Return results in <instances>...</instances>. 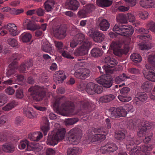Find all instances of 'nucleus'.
Masks as SVG:
<instances>
[{
	"mask_svg": "<svg viewBox=\"0 0 155 155\" xmlns=\"http://www.w3.org/2000/svg\"><path fill=\"white\" fill-rule=\"evenodd\" d=\"M4 27L5 29L8 30L11 35L16 36L18 34L17 31V27L14 24L9 23L5 25Z\"/></svg>",
	"mask_w": 155,
	"mask_h": 155,
	"instance_id": "b1692460",
	"label": "nucleus"
},
{
	"mask_svg": "<svg viewBox=\"0 0 155 155\" xmlns=\"http://www.w3.org/2000/svg\"><path fill=\"white\" fill-rule=\"evenodd\" d=\"M122 109V107H119L117 108L115 107L110 108L109 110L110 117L113 119H115L121 117H123L122 112H121Z\"/></svg>",
	"mask_w": 155,
	"mask_h": 155,
	"instance_id": "4be33fe9",
	"label": "nucleus"
},
{
	"mask_svg": "<svg viewBox=\"0 0 155 155\" xmlns=\"http://www.w3.org/2000/svg\"><path fill=\"white\" fill-rule=\"evenodd\" d=\"M146 70L143 71L144 77L152 82H155V71L149 64L145 66Z\"/></svg>",
	"mask_w": 155,
	"mask_h": 155,
	"instance_id": "2eb2a0df",
	"label": "nucleus"
},
{
	"mask_svg": "<svg viewBox=\"0 0 155 155\" xmlns=\"http://www.w3.org/2000/svg\"><path fill=\"white\" fill-rule=\"evenodd\" d=\"M28 137L31 140L38 142L39 140V132H36L33 133H30L28 134Z\"/></svg>",
	"mask_w": 155,
	"mask_h": 155,
	"instance_id": "6e6d98bb",
	"label": "nucleus"
},
{
	"mask_svg": "<svg viewBox=\"0 0 155 155\" xmlns=\"http://www.w3.org/2000/svg\"><path fill=\"white\" fill-rule=\"evenodd\" d=\"M96 80L97 83L106 88H110L112 85V79L109 76L103 75L97 78Z\"/></svg>",
	"mask_w": 155,
	"mask_h": 155,
	"instance_id": "ddd939ff",
	"label": "nucleus"
},
{
	"mask_svg": "<svg viewBox=\"0 0 155 155\" xmlns=\"http://www.w3.org/2000/svg\"><path fill=\"white\" fill-rule=\"evenodd\" d=\"M55 78L54 81L56 84L62 83L69 76L66 71L60 70L55 72L54 74Z\"/></svg>",
	"mask_w": 155,
	"mask_h": 155,
	"instance_id": "f3484780",
	"label": "nucleus"
},
{
	"mask_svg": "<svg viewBox=\"0 0 155 155\" xmlns=\"http://www.w3.org/2000/svg\"><path fill=\"white\" fill-rule=\"evenodd\" d=\"M66 31L65 28H60L54 31V33L57 38L59 39H62L66 36Z\"/></svg>",
	"mask_w": 155,
	"mask_h": 155,
	"instance_id": "7c9ffc66",
	"label": "nucleus"
},
{
	"mask_svg": "<svg viewBox=\"0 0 155 155\" xmlns=\"http://www.w3.org/2000/svg\"><path fill=\"white\" fill-rule=\"evenodd\" d=\"M139 32L141 34L138 35L137 37L138 38L142 40H146L147 41L149 40L150 38V35L148 34L149 32L148 29H145L143 28H141L139 29Z\"/></svg>",
	"mask_w": 155,
	"mask_h": 155,
	"instance_id": "393cba45",
	"label": "nucleus"
},
{
	"mask_svg": "<svg viewBox=\"0 0 155 155\" xmlns=\"http://www.w3.org/2000/svg\"><path fill=\"white\" fill-rule=\"evenodd\" d=\"M117 146L114 143L108 142L104 146L101 147L100 152L102 153H113L117 150Z\"/></svg>",
	"mask_w": 155,
	"mask_h": 155,
	"instance_id": "6ab92c4d",
	"label": "nucleus"
},
{
	"mask_svg": "<svg viewBox=\"0 0 155 155\" xmlns=\"http://www.w3.org/2000/svg\"><path fill=\"white\" fill-rule=\"evenodd\" d=\"M93 105H94V104H92L91 103L87 101H85L81 103V107L84 110H88L87 111L89 112L91 110V107Z\"/></svg>",
	"mask_w": 155,
	"mask_h": 155,
	"instance_id": "5fc2aeb1",
	"label": "nucleus"
},
{
	"mask_svg": "<svg viewBox=\"0 0 155 155\" xmlns=\"http://www.w3.org/2000/svg\"><path fill=\"white\" fill-rule=\"evenodd\" d=\"M97 4L100 7H108L112 4V2L109 0H97Z\"/></svg>",
	"mask_w": 155,
	"mask_h": 155,
	"instance_id": "37998d69",
	"label": "nucleus"
},
{
	"mask_svg": "<svg viewBox=\"0 0 155 155\" xmlns=\"http://www.w3.org/2000/svg\"><path fill=\"white\" fill-rule=\"evenodd\" d=\"M32 65V61L31 59L26 61L25 63H22L20 66L19 70L20 72H24Z\"/></svg>",
	"mask_w": 155,
	"mask_h": 155,
	"instance_id": "c85d7f7f",
	"label": "nucleus"
},
{
	"mask_svg": "<svg viewBox=\"0 0 155 155\" xmlns=\"http://www.w3.org/2000/svg\"><path fill=\"white\" fill-rule=\"evenodd\" d=\"M131 38H128L124 41V44L126 46L124 50L120 48V45L114 41L110 44V48L113 50L114 54L118 56H121L123 54H127L129 50V45L131 44Z\"/></svg>",
	"mask_w": 155,
	"mask_h": 155,
	"instance_id": "20e7f679",
	"label": "nucleus"
},
{
	"mask_svg": "<svg viewBox=\"0 0 155 155\" xmlns=\"http://www.w3.org/2000/svg\"><path fill=\"white\" fill-rule=\"evenodd\" d=\"M131 76H128L125 73H123L120 74L118 76L116 77L115 79V81L117 84H119L122 81H124L127 78H131Z\"/></svg>",
	"mask_w": 155,
	"mask_h": 155,
	"instance_id": "4c0bfd02",
	"label": "nucleus"
},
{
	"mask_svg": "<svg viewBox=\"0 0 155 155\" xmlns=\"http://www.w3.org/2000/svg\"><path fill=\"white\" fill-rule=\"evenodd\" d=\"M41 49L43 51L48 53L51 55H53L54 54V48L48 42L43 43Z\"/></svg>",
	"mask_w": 155,
	"mask_h": 155,
	"instance_id": "bb28decb",
	"label": "nucleus"
},
{
	"mask_svg": "<svg viewBox=\"0 0 155 155\" xmlns=\"http://www.w3.org/2000/svg\"><path fill=\"white\" fill-rule=\"evenodd\" d=\"M95 8L94 5L88 4L85 5L84 9L88 13H90L94 11Z\"/></svg>",
	"mask_w": 155,
	"mask_h": 155,
	"instance_id": "13d9d810",
	"label": "nucleus"
},
{
	"mask_svg": "<svg viewBox=\"0 0 155 155\" xmlns=\"http://www.w3.org/2000/svg\"><path fill=\"white\" fill-rule=\"evenodd\" d=\"M140 4L144 8H150L153 6L154 3L153 0H140Z\"/></svg>",
	"mask_w": 155,
	"mask_h": 155,
	"instance_id": "2f4dec72",
	"label": "nucleus"
},
{
	"mask_svg": "<svg viewBox=\"0 0 155 155\" xmlns=\"http://www.w3.org/2000/svg\"><path fill=\"white\" fill-rule=\"evenodd\" d=\"M32 38V35L28 32L22 33L19 37L20 40L24 42H29Z\"/></svg>",
	"mask_w": 155,
	"mask_h": 155,
	"instance_id": "c9c22d12",
	"label": "nucleus"
},
{
	"mask_svg": "<svg viewBox=\"0 0 155 155\" xmlns=\"http://www.w3.org/2000/svg\"><path fill=\"white\" fill-rule=\"evenodd\" d=\"M67 5L68 9L74 11L77 10L80 5L79 2L76 0H70L67 3Z\"/></svg>",
	"mask_w": 155,
	"mask_h": 155,
	"instance_id": "cd10ccee",
	"label": "nucleus"
},
{
	"mask_svg": "<svg viewBox=\"0 0 155 155\" xmlns=\"http://www.w3.org/2000/svg\"><path fill=\"white\" fill-rule=\"evenodd\" d=\"M110 23L105 19H103L100 21L99 27L100 29L104 31H106L110 27Z\"/></svg>",
	"mask_w": 155,
	"mask_h": 155,
	"instance_id": "f704fd0d",
	"label": "nucleus"
},
{
	"mask_svg": "<svg viewBox=\"0 0 155 155\" xmlns=\"http://www.w3.org/2000/svg\"><path fill=\"white\" fill-rule=\"evenodd\" d=\"M104 62L106 64L103 66V71L105 69L106 71H109V68H113L117 64V61L114 58H111L109 56L105 57L104 59Z\"/></svg>",
	"mask_w": 155,
	"mask_h": 155,
	"instance_id": "412c9836",
	"label": "nucleus"
},
{
	"mask_svg": "<svg viewBox=\"0 0 155 155\" xmlns=\"http://www.w3.org/2000/svg\"><path fill=\"white\" fill-rule=\"evenodd\" d=\"M147 97V95L144 92H139L135 95V100L138 102L137 100L142 101H145Z\"/></svg>",
	"mask_w": 155,
	"mask_h": 155,
	"instance_id": "58836bf2",
	"label": "nucleus"
},
{
	"mask_svg": "<svg viewBox=\"0 0 155 155\" xmlns=\"http://www.w3.org/2000/svg\"><path fill=\"white\" fill-rule=\"evenodd\" d=\"M153 134L151 133L150 134H147L145 136V138L143 140V142L144 143H149L152 138Z\"/></svg>",
	"mask_w": 155,
	"mask_h": 155,
	"instance_id": "0e129e2a",
	"label": "nucleus"
},
{
	"mask_svg": "<svg viewBox=\"0 0 155 155\" xmlns=\"http://www.w3.org/2000/svg\"><path fill=\"white\" fill-rule=\"evenodd\" d=\"M94 83L92 82L88 83L86 85V92L90 94H93L95 93L94 89Z\"/></svg>",
	"mask_w": 155,
	"mask_h": 155,
	"instance_id": "09e8293b",
	"label": "nucleus"
},
{
	"mask_svg": "<svg viewBox=\"0 0 155 155\" xmlns=\"http://www.w3.org/2000/svg\"><path fill=\"white\" fill-rule=\"evenodd\" d=\"M53 106L57 111L63 115L70 116L76 114L74 103L67 101L64 96L57 99Z\"/></svg>",
	"mask_w": 155,
	"mask_h": 155,
	"instance_id": "f03ea898",
	"label": "nucleus"
},
{
	"mask_svg": "<svg viewBox=\"0 0 155 155\" xmlns=\"http://www.w3.org/2000/svg\"><path fill=\"white\" fill-rule=\"evenodd\" d=\"M2 150L7 153H12L14 150L15 146L11 143H5L2 145Z\"/></svg>",
	"mask_w": 155,
	"mask_h": 155,
	"instance_id": "473e14b6",
	"label": "nucleus"
},
{
	"mask_svg": "<svg viewBox=\"0 0 155 155\" xmlns=\"http://www.w3.org/2000/svg\"><path fill=\"white\" fill-rule=\"evenodd\" d=\"M114 97V95L110 94L101 97L100 98V101L102 102L107 103L112 101Z\"/></svg>",
	"mask_w": 155,
	"mask_h": 155,
	"instance_id": "49530a36",
	"label": "nucleus"
},
{
	"mask_svg": "<svg viewBox=\"0 0 155 155\" xmlns=\"http://www.w3.org/2000/svg\"><path fill=\"white\" fill-rule=\"evenodd\" d=\"M88 35L96 42H102L104 38V35L102 32L97 30L91 31L89 32Z\"/></svg>",
	"mask_w": 155,
	"mask_h": 155,
	"instance_id": "dca6fc26",
	"label": "nucleus"
},
{
	"mask_svg": "<svg viewBox=\"0 0 155 155\" xmlns=\"http://www.w3.org/2000/svg\"><path fill=\"white\" fill-rule=\"evenodd\" d=\"M127 21L129 22L134 23L133 25H135L136 26L139 25L140 22L135 21V17L134 15L132 13H128L126 14Z\"/></svg>",
	"mask_w": 155,
	"mask_h": 155,
	"instance_id": "ea45409f",
	"label": "nucleus"
},
{
	"mask_svg": "<svg viewBox=\"0 0 155 155\" xmlns=\"http://www.w3.org/2000/svg\"><path fill=\"white\" fill-rule=\"evenodd\" d=\"M84 63L82 61L79 62L75 64L74 75L76 78L85 79L89 76L90 71L88 69L84 68Z\"/></svg>",
	"mask_w": 155,
	"mask_h": 155,
	"instance_id": "39448f33",
	"label": "nucleus"
},
{
	"mask_svg": "<svg viewBox=\"0 0 155 155\" xmlns=\"http://www.w3.org/2000/svg\"><path fill=\"white\" fill-rule=\"evenodd\" d=\"M65 133L66 130L64 128L58 129L56 133L53 135L51 139L48 141V144L52 146L57 144L60 140L64 138Z\"/></svg>",
	"mask_w": 155,
	"mask_h": 155,
	"instance_id": "0eeeda50",
	"label": "nucleus"
},
{
	"mask_svg": "<svg viewBox=\"0 0 155 155\" xmlns=\"http://www.w3.org/2000/svg\"><path fill=\"white\" fill-rule=\"evenodd\" d=\"M101 131L102 130L100 128H93L91 130V133L87 135V138L86 143L98 141L101 142L104 140L106 138L105 135L108 134V131L107 130H102V132L104 134L98 133Z\"/></svg>",
	"mask_w": 155,
	"mask_h": 155,
	"instance_id": "7ed1b4c3",
	"label": "nucleus"
},
{
	"mask_svg": "<svg viewBox=\"0 0 155 155\" xmlns=\"http://www.w3.org/2000/svg\"><path fill=\"white\" fill-rule=\"evenodd\" d=\"M26 14L28 15H31L36 14L38 15L39 16V8L28 10Z\"/></svg>",
	"mask_w": 155,
	"mask_h": 155,
	"instance_id": "338daca9",
	"label": "nucleus"
},
{
	"mask_svg": "<svg viewBox=\"0 0 155 155\" xmlns=\"http://www.w3.org/2000/svg\"><path fill=\"white\" fill-rule=\"evenodd\" d=\"M81 131L77 128H74L70 130L68 133L67 136L68 140L74 144L78 143L81 138Z\"/></svg>",
	"mask_w": 155,
	"mask_h": 155,
	"instance_id": "6e6552de",
	"label": "nucleus"
},
{
	"mask_svg": "<svg viewBox=\"0 0 155 155\" xmlns=\"http://www.w3.org/2000/svg\"><path fill=\"white\" fill-rule=\"evenodd\" d=\"M122 110H121V112H122L123 116H125L127 113H132L134 111L135 109L133 106L129 104H127L124 106L123 107H122Z\"/></svg>",
	"mask_w": 155,
	"mask_h": 155,
	"instance_id": "c756f323",
	"label": "nucleus"
},
{
	"mask_svg": "<svg viewBox=\"0 0 155 155\" xmlns=\"http://www.w3.org/2000/svg\"><path fill=\"white\" fill-rule=\"evenodd\" d=\"M38 145L36 144L35 143L30 144L27 140H25L20 142L19 144L18 145V147L19 149L22 150L24 149L26 146V150L30 151L36 149L38 147Z\"/></svg>",
	"mask_w": 155,
	"mask_h": 155,
	"instance_id": "a211bd4d",
	"label": "nucleus"
},
{
	"mask_svg": "<svg viewBox=\"0 0 155 155\" xmlns=\"http://www.w3.org/2000/svg\"><path fill=\"white\" fill-rule=\"evenodd\" d=\"M23 26L27 30L34 31L38 28V26L29 19L24 20Z\"/></svg>",
	"mask_w": 155,
	"mask_h": 155,
	"instance_id": "5701e85b",
	"label": "nucleus"
},
{
	"mask_svg": "<svg viewBox=\"0 0 155 155\" xmlns=\"http://www.w3.org/2000/svg\"><path fill=\"white\" fill-rule=\"evenodd\" d=\"M7 41L8 44L12 47H16L18 45V41L15 38H9Z\"/></svg>",
	"mask_w": 155,
	"mask_h": 155,
	"instance_id": "052dcab7",
	"label": "nucleus"
},
{
	"mask_svg": "<svg viewBox=\"0 0 155 155\" xmlns=\"http://www.w3.org/2000/svg\"><path fill=\"white\" fill-rule=\"evenodd\" d=\"M17 105V103L15 101H13L3 107L2 109L5 111H8L14 108Z\"/></svg>",
	"mask_w": 155,
	"mask_h": 155,
	"instance_id": "de8ad7c7",
	"label": "nucleus"
},
{
	"mask_svg": "<svg viewBox=\"0 0 155 155\" xmlns=\"http://www.w3.org/2000/svg\"><path fill=\"white\" fill-rule=\"evenodd\" d=\"M94 85L95 93H96L97 94L101 93L103 91V89L102 87L98 84L94 83Z\"/></svg>",
	"mask_w": 155,
	"mask_h": 155,
	"instance_id": "680f3d73",
	"label": "nucleus"
},
{
	"mask_svg": "<svg viewBox=\"0 0 155 155\" xmlns=\"http://www.w3.org/2000/svg\"><path fill=\"white\" fill-rule=\"evenodd\" d=\"M44 118L45 120V124L41 127V129L43 132L44 135L45 136L47 135L48 132L50 129L49 123L48 120L45 117Z\"/></svg>",
	"mask_w": 155,
	"mask_h": 155,
	"instance_id": "a18cd8bd",
	"label": "nucleus"
},
{
	"mask_svg": "<svg viewBox=\"0 0 155 155\" xmlns=\"http://www.w3.org/2000/svg\"><path fill=\"white\" fill-rule=\"evenodd\" d=\"M88 13L84 9L79 11L78 12V16L81 18H83L86 17Z\"/></svg>",
	"mask_w": 155,
	"mask_h": 155,
	"instance_id": "e2e57ef3",
	"label": "nucleus"
},
{
	"mask_svg": "<svg viewBox=\"0 0 155 155\" xmlns=\"http://www.w3.org/2000/svg\"><path fill=\"white\" fill-rule=\"evenodd\" d=\"M127 131L125 130H117L115 132V137L118 140H123L125 137Z\"/></svg>",
	"mask_w": 155,
	"mask_h": 155,
	"instance_id": "72a5a7b5",
	"label": "nucleus"
},
{
	"mask_svg": "<svg viewBox=\"0 0 155 155\" xmlns=\"http://www.w3.org/2000/svg\"><path fill=\"white\" fill-rule=\"evenodd\" d=\"M153 87L152 83L149 81H146L144 82L142 86V88L146 92H149Z\"/></svg>",
	"mask_w": 155,
	"mask_h": 155,
	"instance_id": "a19ab883",
	"label": "nucleus"
},
{
	"mask_svg": "<svg viewBox=\"0 0 155 155\" xmlns=\"http://www.w3.org/2000/svg\"><path fill=\"white\" fill-rule=\"evenodd\" d=\"M74 39L78 43L79 45H81L82 42H84L85 40H87L85 39V36L84 34L82 33H78L76 34L74 36Z\"/></svg>",
	"mask_w": 155,
	"mask_h": 155,
	"instance_id": "79ce46f5",
	"label": "nucleus"
},
{
	"mask_svg": "<svg viewBox=\"0 0 155 155\" xmlns=\"http://www.w3.org/2000/svg\"><path fill=\"white\" fill-rule=\"evenodd\" d=\"M28 91L32 98V101L35 104L33 105V106L35 109L39 110V105L38 104L39 101V86L38 85L32 86L28 89Z\"/></svg>",
	"mask_w": 155,
	"mask_h": 155,
	"instance_id": "9d476101",
	"label": "nucleus"
},
{
	"mask_svg": "<svg viewBox=\"0 0 155 155\" xmlns=\"http://www.w3.org/2000/svg\"><path fill=\"white\" fill-rule=\"evenodd\" d=\"M81 152V150L78 147L68 148L67 151V155H78Z\"/></svg>",
	"mask_w": 155,
	"mask_h": 155,
	"instance_id": "e433bc0d",
	"label": "nucleus"
},
{
	"mask_svg": "<svg viewBox=\"0 0 155 155\" xmlns=\"http://www.w3.org/2000/svg\"><path fill=\"white\" fill-rule=\"evenodd\" d=\"M11 61H13L9 65V67L11 68L8 70L6 73L8 77H9L11 75L15 73V69L17 68V61L19 60L20 58L18 53L13 54L11 57Z\"/></svg>",
	"mask_w": 155,
	"mask_h": 155,
	"instance_id": "f8f14e48",
	"label": "nucleus"
},
{
	"mask_svg": "<svg viewBox=\"0 0 155 155\" xmlns=\"http://www.w3.org/2000/svg\"><path fill=\"white\" fill-rule=\"evenodd\" d=\"M128 72L131 74H138L140 73L139 69L134 68H131L128 69Z\"/></svg>",
	"mask_w": 155,
	"mask_h": 155,
	"instance_id": "69168bd1",
	"label": "nucleus"
},
{
	"mask_svg": "<svg viewBox=\"0 0 155 155\" xmlns=\"http://www.w3.org/2000/svg\"><path fill=\"white\" fill-rule=\"evenodd\" d=\"M113 30L118 35L126 36L131 35L134 32V29L132 26L116 24Z\"/></svg>",
	"mask_w": 155,
	"mask_h": 155,
	"instance_id": "423d86ee",
	"label": "nucleus"
},
{
	"mask_svg": "<svg viewBox=\"0 0 155 155\" xmlns=\"http://www.w3.org/2000/svg\"><path fill=\"white\" fill-rule=\"evenodd\" d=\"M117 21L122 23L125 24L127 22L126 14H119L116 17Z\"/></svg>",
	"mask_w": 155,
	"mask_h": 155,
	"instance_id": "3c124183",
	"label": "nucleus"
},
{
	"mask_svg": "<svg viewBox=\"0 0 155 155\" xmlns=\"http://www.w3.org/2000/svg\"><path fill=\"white\" fill-rule=\"evenodd\" d=\"M138 122V121H137ZM139 122V126H140L137 132V135L139 137H142L146 133V130H149L151 127V124L145 120H140Z\"/></svg>",
	"mask_w": 155,
	"mask_h": 155,
	"instance_id": "9b49d317",
	"label": "nucleus"
},
{
	"mask_svg": "<svg viewBox=\"0 0 155 155\" xmlns=\"http://www.w3.org/2000/svg\"><path fill=\"white\" fill-rule=\"evenodd\" d=\"M54 42L57 50L60 52L61 53L62 56L68 59H73L74 58V57L69 52L64 50L63 48V44L61 42L54 41Z\"/></svg>",
	"mask_w": 155,
	"mask_h": 155,
	"instance_id": "aec40b11",
	"label": "nucleus"
},
{
	"mask_svg": "<svg viewBox=\"0 0 155 155\" xmlns=\"http://www.w3.org/2000/svg\"><path fill=\"white\" fill-rule=\"evenodd\" d=\"M91 55L94 57H98L102 55V51L98 48H94L91 51Z\"/></svg>",
	"mask_w": 155,
	"mask_h": 155,
	"instance_id": "864d4df0",
	"label": "nucleus"
},
{
	"mask_svg": "<svg viewBox=\"0 0 155 155\" xmlns=\"http://www.w3.org/2000/svg\"><path fill=\"white\" fill-rule=\"evenodd\" d=\"M79 121L78 118H69L66 119L65 120V124L66 125H73Z\"/></svg>",
	"mask_w": 155,
	"mask_h": 155,
	"instance_id": "bf43d9fd",
	"label": "nucleus"
},
{
	"mask_svg": "<svg viewBox=\"0 0 155 155\" xmlns=\"http://www.w3.org/2000/svg\"><path fill=\"white\" fill-rule=\"evenodd\" d=\"M54 2L53 0H48L45 3V8L48 12L51 11L53 9Z\"/></svg>",
	"mask_w": 155,
	"mask_h": 155,
	"instance_id": "c03bdc74",
	"label": "nucleus"
},
{
	"mask_svg": "<svg viewBox=\"0 0 155 155\" xmlns=\"http://www.w3.org/2000/svg\"><path fill=\"white\" fill-rule=\"evenodd\" d=\"M91 46V43L88 40L85 41L82 45L76 49L74 52L75 56H83L88 54Z\"/></svg>",
	"mask_w": 155,
	"mask_h": 155,
	"instance_id": "1a4fd4ad",
	"label": "nucleus"
},
{
	"mask_svg": "<svg viewBox=\"0 0 155 155\" xmlns=\"http://www.w3.org/2000/svg\"><path fill=\"white\" fill-rule=\"evenodd\" d=\"M127 148L129 149L131 148L130 150H128L130 155H138L141 151L142 152L141 155H149L150 151L152 149L151 146L147 145H143L141 147V145H137L140 143L141 140L131 137L130 135L127 137Z\"/></svg>",
	"mask_w": 155,
	"mask_h": 155,
	"instance_id": "f257e3e1",
	"label": "nucleus"
},
{
	"mask_svg": "<svg viewBox=\"0 0 155 155\" xmlns=\"http://www.w3.org/2000/svg\"><path fill=\"white\" fill-rule=\"evenodd\" d=\"M130 88L127 87H124L120 90L121 95L118 96L119 100L122 102H128L131 99L129 94Z\"/></svg>",
	"mask_w": 155,
	"mask_h": 155,
	"instance_id": "4468645a",
	"label": "nucleus"
},
{
	"mask_svg": "<svg viewBox=\"0 0 155 155\" xmlns=\"http://www.w3.org/2000/svg\"><path fill=\"white\" fill-rule=\"evenodd\" d=\"M138 126V124L135 121H133L130 119L127 124V127L130 130L136 129Z\"/></svg>",
	"mask_w": 155,
	"mask_h": 155,
	"instance_id": "4d7b16f0",
	"label": "nucleus"
},
{
	"mask_svg": "<svg viewBox=\"0 0 155 155\" xmlns=\"http://www.w3.org/2000/svg\"><path fill=\"white\" fill-rule=\"evenodd\" d=\"M131 60L135 63H137L140 62L142 58L140 55L137 53H134L130 56Z\"/></svg>",
	"mask_w": 155,
	"mask_h": 155,
	"instance_id": "8fccbe9b",
	"label": "nucleus"
},
{
	"mask_svg": "<svg viewBox=\"0 0 155 155\" xmlns=\"http://www.w3.org/2000/svg\"><path fill=\"white\" fill-rule=\"evenodd\" d=\"M23 112L28 118H32L36 116L35 113L33 111L32 108L29 105L24 108Z\"/></svg>",
	"mask_w": 155,
	"mask_h": 155,
	"instance_id": "a878e982",
	"label": "nucleus"
},
{
	"mask_svg": "<svg viewBox=\"0 0 155 155\" xmlns=\"http://www.w3.org/2000/svg\"><path fill=\"white\" fill-rule=\"evenodd\" d=\"M24 96L23 90L21 89H18L16 93V97L18 98L21 99Z\"/></svg>",
	"mask_w": 155,
	"mask_h": 155,
	"instance_id": "774afa93",
	"label": "nucleus"
},
{
	"mask_svg": "<svg viewBox=\"0 0 155 155\" xmlns=\"http://www.w3.org/2000/svg\"><path fill=\"white\" fill-rule=\"evenodd\" d=\"M139 48L141 50H148L151 48L152 47L150 43L148 42H142L139 44Z\"/></svg>",
	"mask_w": 155,
	"mask_h": 155,
	"instance_id": "603ef678",
	"label": "nucleus"
}]
</instances>
